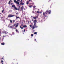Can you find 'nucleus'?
<instances>
[{
  "label": "nucleus",
  "mask_w": 64,
  "mask_h": 64,
  "mask_svg": "<svg viewBox=\"0 0 64 64\" xmlns=\"http://www.w3.org/2000/svg\"><path fill=\"white\" fill-rule=\"evenodd\" d=\"M18 63H17V64H18Z\"/></svg>",
  "instance_id": "51"
},
{
  "label": "nucleus",
  "mask_w": 64,
  "mask_h": 64,
  "mask_svg": "<svg viewBox=\"0 0 64 64\" xmlns=\"http://www.w3.org/2000/svg\"><path fill=\"white\" fill-rule=\"evenodd\" d=\"M20 8V11H22V12H23V9H24V8H23V7H21Z\"/></svg>",
  "instance_id": "6"
},
{
  "label": "nucleus",
  "mask_w": 64,
  "mask_h": 64,
  "mask_svg": "<svg viewBox=\"0 0 64 64\" xmlns=\"http://www.w3.org/2000/svg\"><path fill=\"white\" fill-rule=\"evenodd\" d=\"M14 1L15 3H16V2H17V1H16V0H14Z\"/></svg>",
  "instance_id": "19"
},
{
  "label": "nucleus",
  "mask_w": 64,
  "mask_h": 64,
  "mask_svg": "<svg viewBox=\"0 0 64 64\" xmlns=\"http://www.w3.org/2000/svg\"><path fill=\"white\" fill-rule=\"evenodd\" d=\"M51 11L50 10L48 11V10H46V12H43V15L44 17V19H45V17H47V14H48H48H51Z\"/></svg>",
  "instance_id": "1"
},
{
  "label": "nucleus",
  "mask_w": 64,
  "mask_h": 64,
  "mask_svg": "<svg viewBox=\"0 0 64 64\" xmlns=\"http://www.w3.org/2000/svg\"><path fill=\"white\" fill-rule=\"evenodd\" d=\"M16 32H17V33H19V31L18 30H17V29H16Z\"/></svg>",
  "instance_id": "10"
},
{
  "label": "nucleus",
  "mask_w": 64,
  "mask_h": 64,
  "mask_svg": "<svg viewBox=\"0 0 64 64\" xmlns=\"http://www.w3.org/2000/svg\"><path fill=\"white\" fill-rule=\"evenodd\" d=\"M11 0H10L9 2H8V4H10V3H11V2H10Z\"/></svg>",
  "instance_id": "27"
},
{
  "label": "nucleus",
  "mask_w": 64,
  "mask_h": 64,
  "mask_svg": "<svg viewBox=\"0 0 64 64\" xmlns=\"http://www.w3.org/2000/svg\"><path fill=\"white\" fill-rule=\"evenodd\" d=\"M22 0H21V1H20V2L21 3H22Z\"/></svg>",
  "instance_id": "33"
},
{
  "label": "nucleus",
  "mask_w": 64,
  "mask_h": 64,
  "mask_svg": "<svg viewBox=\"0 0 64 64\" xmlns=\"http://www.w3.org/2000/svg\"><path fill=\"white\" fill-rule=\"evenodd\" d=\"M24 32H25V29H24Z\"/></svg>",
  "instance_id": "36"
},
{
  "label": "nucleus",
  "mask_w": 64,
  "mask_h": 64,
  "mask_svg": "<svg viewBox=\"0 0 64 64\" xmlns=\"http://www.w3.org/2000/svg\"><path fill=\"white\" fill-rule=\"evenodd\" d=\"M13 34H14V33L13 32Z\"/></svg>",
  "instance_id": "52"
},
{
  "label": "nucleus",
  "mask_w": 64,
  "mask_h": 64,
  "mask_svg": "<svg viewBox=\"0 0 64 64\" xmlns=\"http://www.w3.org/2000/svg\"><path fill=\"white\" fill-rule=\"evenodd\" d=\"M1 45H5V43L4 42L2 43H1Z\"/></svg>",
  "instance_id": "14"
},
{
  "label": "nucleus",
  "mask_w": 64,
  "mask_h": 64,
  "mask_svg": "<svg viewBox=\"0 0 64 64\" xmlns=\"http://www.w3.org/2000/svg\"><path fill=\"white\" fill-rule=\"evenodd\" d=\"M2 33L3 34H7L8 33V32H7L5 30H4L2 32Z\"/></svg>",
  "instance_id": "5"
},
{
  "label": "nucleus",
  "mask_w": 64,
  "mask_h": 64,
  "mask_svg": "<svg viewBox=\"0 0 64 64\" xmlns=\"http://www.w3.org/2000/svg\"><path fill=\"white\" fill-rule=\"evenodd\" d=\"M4 10H2V13H3V12H4Z\"/></svg>",
  "instance_id": "30"
},
{
  "label": "nucleus",
  "mask_w": 64,
  "mask_h": 64,
  "mask_svg": "<svg viewBox=\"0 0 64 64\" xmlns=\"http://www.w3.org/2000/svg\"><path fill=\"white\" fill-rule=\"evenodd\" d=\"M32 5L30 6H29V7H30V8H31V7H32Z\"/></svg>",
  "instance_id": "22"
},
{
  "label": "nucleus",
  "mask_w": 64,
  "mask_h": 64,
  "mask_svg": "<svg viewBox=\"0 0 64 64\" xmlns=\"http://www.w3.org/2000/svg\"><path fill=\"white\" fill-rule=\"evenodd\" d=\"M18 24H19V23H16L15 27H16V28L18 27Z\"/></svg>",
  "instance_id": "8"
},
{
  "label": "nucleus",
  "mask_w": 64,
  "mask_h": 64,
  "mask_svg": "<svg viewBox=\"0 0 64 64\" xmlns=\"http://www.w3.org/2000/svg\"><path fill=\"white\" fill-rule=\"evenodd\" d=\"M16 15H18V14H19V13H18V12H17L16 13Z\"/></svg>",
  "instance_id": "25"
},
{
  "label": "nucleus",
  "mask_w": 64,
  "mask_h": 64,
  "mask_svg": "<svg viewBox=\"0 0 64 64\" xmlns=\"http://www.w3.org/2000/svg\"><path fill=\"white\" fill-rule=\"evenodd\" d=\"M32 13H34V11H33L32 12Z\"/></svg>",
  "instance_id": "34"
},
{
  "label": "nucleus",
  "mask_w": 64,
  "mask_h": 64,
  "mask_svg": "<svg viewBox=\"0 0 64 64\" xmlns=\"http://www.w3.org/2000/svg\"><path fill=\"white\" fill-rule=\"evenodd\" d=\"M32 0H29V1H32Z\"/></svg>",
  "instance_id": "43"
},
{
  "label": "nucleus",
  "mask_w": 64,
  "mask_h": 64,
  "mask_svg": "<svg viewBox=\"0 0 64 64\" xmlns=\"http://www.w3.org/2000/svg\"><path fill=\"white\" fill-rule=\"evenodd\" d=\"M30 5H31V4H32V3H30Z\"/></svg>",
  "instance_id": "39"
},
{
  "label": "nucleus",
  "mask_w": 64,
  "mask_h": 64,
  "mask_svg": "<svg viewBox=\"0 0 64 64\" xmlns=\"http://www.w3.org/2000/svg\"><path fill=\"white\" fill-rule=\"evenodd\" d=\"M20 27L22 29H23L24 28H26V27H27V26H26V25H24L23 26V27L22 28L21 26H20Z\"/></svg>",
  "instance_id": "4"
},
{
  "label": "nucleus",
  "mask_w": 64,
  "mask_h": 64,
  "mask_svg": "<svg viewBox=\"0 0 64 64\" xmlns=\"http://www.w3.org/2000/svg\"><path fill=\"white\" fill-rule=\"evenodd\" d=\"M21 5V3H20V4L19 5H20H20Z\"/></svg>",
  "instance_id": "40"
},
{
  "label": "nucleus",
  "mask_w": 64,
  "mask_h": 64,
  "mask_svg": "<svg viewBox=\"0 0 64 64\" xmlns=\"http://www.w3.org/2000/svg\"><path fill=\"white\" fill-rule=\"evenodd\" d=\"M18 18H20V17H18V16H16V19H18Z\"/></svg>",
  "instance_id": "20"
},
{
  "label": "nucleus",
  "mask_w": 64,
  "mask_h": 64,
  "mask_svg": "<svg viewBox=\"0 0 64 64\" xmlns=\"http://www.w3.org/2000/svg\"><path fill=\"white\" fill-rule=\"evenodd\" d=\"M13 21L14 22H15V20H13Z\"/></svg>",
  "instance_id": "38"
},
{
  "label": "nucleus",
  "mask_w": 64,
  "mask_h": 64,
  "mask_svg": "<svg viewBox=\"0 0 64 64\" xmlns=\"http://www.w3.org/2000/svg\"><path fill=\"white\" fill-rule=\"evenodd\" d=\"M21 5H23L24 4V3H23L22 2H21Z\"/></svg>",
  "instance_id": "18"
},
{
  "label": "nucleus",
  "mask_w": 64,
  "mask_h": 64,
  "mask_svg": "<svg viewBox=\"0 0 64 64\" xmlns=\"http://www.w3.org/2000/svg\"><path fill=\"white\" fill-rule=\"evenodd\" d=\"M16 24H14V25L12 26H13V27H14V26H16Z\"/></svg>",
  "instance_id": "16"
},
{
  "label": "nucleus",
  "mask_w": 64,
  "mask_h": 64,
  "mask_svg": "<svg viewBox=\"0 0 64 64\" xmlns=\"http://www.w3.org/2000/svg\"><path fill=\"white\" fill-rule=\"evenodd\" d=\"M34 40H35L36 41V39H34Z\"/></svg>",
  "instance_id": "42"
},
{
  "label": "nucleus",
  "mask_w": 64,
  "mask_h": 64,
  "mask_svg": "<svg viewBox=\"0 0 64 64\" xmlns=\"http://www.w3.org/2000/svg\"><path fill=\"white\" fill-rule=\"evenodd\" d=\"M22 26H23V24H22Z\"/></svg>",
  "instance_id": "46"
},
{
  "label": "nucleus",
  "mask_w": 64,
  "mask_h": 64,
  "mask_svg": "<svg viewBox=\"0 0 64 64\" xmlns=\"http://www.w3.org/2000/svg\"><path fill=\"white\" fill-rule=\"evenodd\" d=\"M1 62H3V60H2Z\"/></svg>",
  "instance_id": "41"
},
{
  "label": "nucleus",
  "mask_w": 64,
  "mask_h": 64,
  "mask_svg": "<svg viewBox=\"0 0 64 64\" xmlns=\"http://www.w3.org/2000/svg\"><path fill=\"white\" fill-rule=\"evenodd\" d=\"M14 9H15V10H18V9L16 7V6L14 7Z\"/></svg>",
  "instance_id": "13"
},
{
  "label": "nucleus",
  "mask_w": 64,
  "mask_h": 64,
  "mask_svg": "<svg viewBox=\"0 0 64 64\" xmlns=\"http://www.w3.org/2000/svg\"><path fill=\"white\" fill-rule=\"evenodd\" d=\"M38 10H39V9H38Z\"/></svg>",
  "instance_id": "54"
},
{
  "label": "nucleus",
  "mask_w": 64,
  "mask_h": 64,
  "mask_svg": "<svg viewBox=\"0 0 64 64\" xmlns=\"http://www.w3.org/2000/svg\"><path fill=\"white\" fill-rule=\"evenodd\" d=\"M31 17H32L33 16H32Z\"/></svg>",
  "instance_id": "48"
},
{
  "label": "nucleus",
  "mask_w": 64,
  "mask_h": 64,
  "mask_svg": "<svg viewBox=\"0 0 64 64\" xmlns=\"http://www.w3.org/2000/svg\"><path fill=\"white\" fill-rule=\"evenodd\" d=\"M31 2H32V1Z\"/></svg>",
  "instance_id": "53"
},
{
  "label": "nucleus",
  "mask_w": 64,
  "mask_h": 64,
  "mask_svg": "<svg viewBox=\"0 0 64 64\" xmlns=\"http://www.w3.org/2000/svg\"><path fill=\"white\" fill-rule=\"evenodd\" d=\"M23 6H22V7H23Z\"/></svg>",
  "instance_id": "59"
},
{
  "label": "nucleus",
  "mask_w": 64,
  "mask_h": 64,
  "mask_svg": "<svg viewBox=\"0 0 64 64\" xmlns=\"http://www.w3.org/2000/svg\"><path fill=\"white\" fill-rule=\"evenodd\" d=\"M3 37H5V36H3Z\"/></svg>",
  "instance_id": "44"
},
{
  "label": "nucleus",
  "mask_w": 64,
  "mask_h": 64,
  "mask_svg": "<svg viewBox=\"0 0 64 64\" xmlns=\"http://www.w3.org/2000/svg\"><path fill=\"white\" fill-rule=\"evenodd\" d=\"M20 6H19V8H20Z\"/></svg>",
  "instance_id": "49"
},
{
  "label": "nucleus",
  "mask_w": 64,
  "mask_h": 64,
  "mask_svg": "<svg viewBox=\"0 0 64 64\" xmlns=\"http://www.w3.org/2000/svg\"><path fill=\"white\" fill-rule=\"evenodd\" d=\"M4 40V38H3V36H2V38H1V37H0V41H3Z\"/></svg>",
  "instance_id": "7"
},
{
  "label": "nucleus",
  "mask_w": 64,
  "mask_h": 64,
  "mask_svg": "<svg viewBox=\"0 0 64 64\" xmlns=\"http://www.w3.org/2000/svg\"><path fill=\"white\" fill-rule=\"evenodd\" d=\"M19 3H20L19 2H18V1H17L16 2V4H17L18 5H19Z\"/></svg>",
  "instance_id": "12"
},
{
  "label": "nucleus",
  "mask_w": 64,
  "mask_h": 64,
  "mask_svg": "<svg viewBox=\"0 0 64 64\" xmlns=\"http://www.w3.org/2000/svg\"><path fill=\"white\" fill-rule=\"evenodd\" d=\"M34 19H36L37 18V17H33Z\"/></svg>",
  "instance_id": "21"
},
{
  "label": "nucleus",
  "mask_w": 64,
  "mask_h": 64,
  "mask_svg": "<svg viewBox=\"0 0 64 64\" xmlns=\"http://www.w3.org/2000/svg\"><path fill=\"white\" fill-rule=\"evenodd\" d=\"M2 34V33L0 31V36H1Z\"/></svg>",
  "instance_id": "23"
},
{
  "label": "nucleus",
  "mask_w": 64,
  "mask_h": 64,
  "mask_svg": "<svg viewBox=\"0 0 64 64\" xmlns=\"http://www.w3.org/2000/svg\"><path fill=\"white\" fill-rule=\"evenodd\" d=\"M31 36L33 37V34H31Z\"/></svg>",
  "instance_id": "26"
},
{
  "label": "nucleus",
  "mask_w": 64,
  "mask_h": 64,
  "mask_svg": "<svg viewBox=\"0 0 64 64\" xmlns=\"http://www.w3.org/2000/svg\"><path fill=\"white\" fill-rule=\"evenodd\" d=\"M30 27H32V25H30Z\"/></svg>",
  "instance_id": "35"
},
{
  "label": "nucleus",
  "mask_w": 64,
  "mask_h": 64,
  "mask_svg": "<svg viewBox=\"0 0 64 64\" xmlns=\"http://www.w3.org/2000/svg\"><path fill=\"white\" fill-rule=\"evenodd\" d=\"M36 22H37V20H34V24H36Z\"/></svg>",
  "instance_id": "9"
},
{
  "label": "nucleus",
  "mask_w": 64,
  "mask_h": 64,
  "mask_svg": "<svg viewBox=\"0 0 64 64\" xmlns=\"http://www.w3.org/2000/svg\"><path fill=\"white\" fill-rule=\"evenodd\" d=\"M10 23H12V21L11 20H10Z\"/></svg>",
  "instance_id": "28"
},
{
  "label": "nucleus",
  "mask_w": 64,
  "mask_h": 64,
  "mask_svg": "<svg viewBox=\"0 0 64 64\" xmlns=\"http://www.w3.org/2000/svg\"><path fill=\"white\" fill-rule=\"evenodd\" d=\"M36 24H34V26H32V30H34V29H35L36 28H37V27H38V26H36Z\"/></svg>",
  "instance_id": "2"
},
{
  "label": "nucleus",
  "mask_w": 64,
  "mask_h": 64,
  "mask_svg": "<svg viewBox=\"0 0 64 64\" xmlns=\"http://www.w3.org/2000/svg\"><path fill=\"white\" fill-rule=\"evenodd\" d=\"M15 7V5H12V7H14H14Z\"/></svg>",
  "instance_id": "17"
},
{
  "label": "nucleus",
  "mask_w": 64,
  "mask_h": 64,
  "mask_svg": "<svg viewBox=\"0 0 64 64\" xmlns=\"http://www.w3.org/2000/svg\"><path fill=\"white\" fill-rule=\"evenodd\" d=\"M33 4H34V3H33Z\"/></svg>",
  "instance_id": "58"
},
{
  "label": "nucleus",
  "mask_w": 64,
  "mask_h": 64,
  "mask_svg": "<svg viewBox=\"0 0 64 64\" xmlns=\"http://www.w3.org/2000/svg\"><path fill=\"white\" fill-rule=\"evenodd\" d=\"M37 13H39V11H37Z\"/></svg>",
  "instance_id": "31"
},
{
  "label": "nucleus",
  "mask_w": 64,
  "mask_h": 64,
  "mask_svg": "<svg viewBox=\"0 0 64 64\" xmlns=\"http://www.w3.org/2000/svg\"><path fill=\"white\" fill-rule=\"evenodd\" d=\"M42 12H40V13H42Z\"/></svg>",
  "instance_id": "50"
},
{
  "label": "nucleus",
  "mask_w": 64,
  "mask_h": 64,
  "mask_svg": "<svg viewBox=\"0 0 64 64\" xmlns=\"http://www.w3.org/2000/svg\"><path fill=\"white\" fill-rule=\"evenodd\" d=\"M25 54V52H24V54Z\"/></svg>",
  "instance_id": "57"
},
{
  "label": "nucleus",
  "mask_w": 64,
  "mask_h": 64,
  "mask_svg": "<svg viewBox=\"0 0 64 64\" xmlns=\"http://www.w3.org/2000/svg\"><path fill=\"white\" fill-rule=\"evenodd\" d=\"M12 4H13V3H12L11 4V5H12Z\"/></svg>",
  "instance_id": "45"
},
{
  "label": "nucleus",
  "mask_w": 64,
  "mask_h": 64,
  "mask_svg": "<svg viewBox=\"0 0 64 64\" xmlns=\"http://www.w3.org/2000/svg\"><path fill=\"white\" fill-rule=\"evenodd\" d=\"M26 4L27 5H28V4H29V2H28V1H26Z\"/></svg>",
  "instance_id": "11"
},
{
  "label": "nucleus",
  "mask_w": 64,
  "mask_h": 64,
  "mask_svg": "<svg viewBox=\"0 0 64 64\" xmlns=\"http://www.w3.org/2000/svg\"><path fill=\"white\" fill-rule=\"evenodd\" d=\"M14 16H15L12 14H9L8 16V17H14Z\"/></svg>",
  "instance_id": "3"
},
{
  "label": "nucleus",
  "mask_w": 64,
  "mask_h": 64,
  "mask_svg": "<svg viewBox=\"0 0 64 64\" xmlns=\"http://www.w3.org/2000/svg\"><path fill=\"white\" fill-rule=\"evenodd\" d=\"M2 64H3V63H2Z\"/></svg>",
  "instance_id": "56"
},
{
  "label": "nucleus",
  "mask_w": 64,
  "mask_h": 64,
  "mask_svg": "<svg viewBox=\"0 0 64 64\" xmlns=\"http://www.w3.org/2000/svg\"><path fill=\"white\" fill-rule=\"evenodd\" d=\"M33 8H35V7H36V6H33Z\"/></svg>",
  "instance_id": "32"
},
{
  "label": "nucleus",
  "mask_w": 64,
  "mask_h": 64,
  "mask_svg": "<svg viewBox=\"0 0 64 64\" xmlns=\"http://www.w3.org/2000/svg\"><path fill=\"white\" fill-rule=\"evenodd\" d=\"M37 34V32H35L34 33V34Z\"/></svg>",
  "instance_id": "29"
},
{
  "label": "nucleus",
  "mask_w": 64,
  "mask_h": 64,
  "mask_svg": "<svg viewBox=\"0 0 64 64\" xmlns=\"http://www.w3.org/2000/svg\"><path fill=\"white\" fill-rule=\"evenodd\" d=\"M17 1H18V2H20V0H18Z\"/></svg>",
  "instance_id": "37"
},
{
  "label": "nucleus",
  "mask_w": 64,
  "mask_h": 64,
  "mask_svg": "<svg viewBox=\"0 0 64 64\" xmlns=\"http://www.w3.org/2000/svg\"><path fill=\"white\" fill-rule=\"evenodd\" d=\"M14 28V29H15V28Z\"/></svg>",
  "instance_id": "55"
},
{
  "label": "nucleus",
  "mask_w": 64,
  "mask_h": 64,
  "mask_svg": "<svg viewBox=\"0 0 64 64\" xmlns=\"http://www.w3.org/2000/svg\"><path fill=\"white\" fill-rule=\"evenodd\" d=\"M20 8H18V11H20Z\"/></svg>",
  "instance_id": "24"
},
{
  "label": "nucleus",
  "mask_w": 64,
  "mask_h": 64,
  "mask_svg": "<svg viewBox=\"0 0 64 64\" xmlns=\"http://www.w3.org/2000/svg\"><path fill=\"white\" fill-rule=\"evenodd\" d=\"M2 59H4L3 58H2Z\"/></svg>",
  "instance_id": "47"
},
{
  "label": "nucleus",
  "mask_w": 64,
  "mask_h": 64,
  "mask_svg": "<svg viewBox=\"0 0 64 64\" xmlns=\"http://www.w3.org/2000/svg\"><path fill=\"white\" fill-rule=\"evenodd\" d=\"M10 27V28H12V29H13V26H11Z\"/></svg>",
  "instance_id": "15"
}]
</instances>
